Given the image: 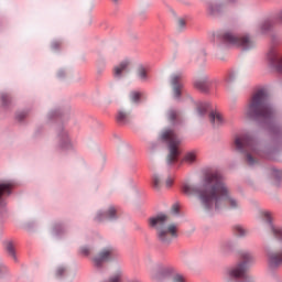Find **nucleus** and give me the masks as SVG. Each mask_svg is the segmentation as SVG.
Listing matches in <instances>:
<instances>
[{
    "mask_svg": "<svg viewBox=\"0 0 282 282\" xmlns=\"http://www.w3.org/2000/svg\"><path fill=\"white\" fill-rule=\"evenodd\" d=\"M204 186L206 192L202 193V204L210 210H221V208H238L239 202L230 196V189L224 182V175L218 171L205 174Z\"/></svg>",
    "mask_w": 282,
    "mask_h": 282,
    "instance_id": "1",
    "label": "nucleus"
},
{
    "mask_svg": "<svg viewBox=\"0 0 282 282\" xmlns=\"http://www.w3.org/2000/svg\"><path fill=\"white\" fill-rule=\"evenodd\" d=\"M273 113L274 110H272V106L268 101V93L258 90L251 98V102L247 109V116L256 120H268Z\"/></svg>",
    "mask_w": 282,
    "mask_h": 282,
    "instance_id": "2",
    "label": "nucleus"
},
{
    "mask_svg": "<svg viewBox=\"0 0 282 282\" xmlns=\"http://www.w3.org/2000/svg\"><path fill=\"white\" fill-rule=\"evenodd\" d=\"M169 224V216L166 214H159L149 219L150 228L156 230V236L161 243H170L173 239H177V225Z\"/></svg>",
    "mask_w": 282,
    "mask_h": 282,
    "instance_id": "3",
    "label": "nucleus"
},
{
    "mask_svg": "<svg viewBox=\"0 0 282 282\" xmlns=\"http://www.w3.org/2000/svg\"><path fill=\"white\" fill-rule=\"evenodd\" d=\"M162 140L164 142H167L170 153L167 155V164H173V162H177V155H180V150H177V147H180L182 140L177 138V134L173 130H165L162 133Z\"/></svg>",
    "mask_w": 282,
    "mask_h": 282,
    "instance_id": "4",
    "label": "nucleus"
},
{
    "mask_svg": "<svg viewBox=\"0 0 282 282\" xmlns=\"http://www.w3.org/2000/svg\"><path fill=\"white\" fill-rule=\"evenodd\" d=\"M223 41H225V43H228L229 45H236L237 47H241V50H250V47H252L253 45L252 40H250L249 36H239L231 31H227L223 35Z\"/></svg>",
    "mask_w": 282,
    "mask_h": 282,
    "instance_id": "5",
    "label": "nucleus"
},
{
    "mask_svg": "<svg viewBox=\"0 0 282 282\" xmlns=\"http://www.w3.org/2000/svg\"><path fill=\"white\" fill-rule=\"evenodd\" d=\"M242 262L236 267H232L227 271L229 279H243L246 276V264L248 261H252V256L248 252L241 254Z\"/></svg>",
    "mask_w": 282,
    "mask_h": 282,
    "instance_id": "6",
    "label": "nucleus"
},
{
    "mask_svg": "<svg viewBox=\"0 0 282 282\" xmlns=\"http://www.w3.org/2000/svg\"><path fill=\"white\" fill-rule=\"evenodd\" d=\"M236 149L240 153H246V151H254V140L248 135L237 137L235 140Z\"/></svg>",
    "mask_w": 282,
    "mask_h": 282,
    "instance_id": "7",
    "label": "nucleus"
},
{
    "mask_svg": "<svg viewBox=\"0 0 282 282\" xmlns=\"http://www.w3.org/2000/svg\"><path fill=\"white\" fill-rule=\"evenodd\" d=\"M206 180V176L203 177V181L200 183V185L198 187H195L193 185H188V184H183L182 186V191L184 193V195H199V198H200V202H202V193H206L207 188L206 186L204 185V182Z\"/></svg>",
    "mask_w": 282,
    "mask_h": 282,
    "instance_id": "8",
    "label": "nucleus"
},
{
    "mask_svg": "<svg viewBox=\"0 0 282 282\" xmlns=\"http://www.w3.org/2000/svg\"><path fill=\"white\" fill-rule=\"evenodd\" d=\"M113 259V249H104L97 257L93 259L95 268H102L107 261Z\"/></svg>",
    "mask_w": 282,
    "mask_h": 282,
    "instance_id": "9",
    "label": "nucleus"
},
{
    "mask_svg": "<svg viewBox=\"0 0 282 282\" xmlns=\"http://www.w3.org/2000/svg\"><path fill=\"white\" fill-rule=\"evenodd\" d=\"M268 263L269 267L274 269L282 265V250L276 252L268 253Z\"/></svg>",
    "mask_w": 282,
    "mask_h": 282,
    "instance_id": "10",
    "label": "nucleus"
},
{
    "mask_svg": "<svg viewBox=\"0 0 282 282\" xmlns=\"http://www.w3.org/2000/svg\"><path fill=\"white\" fill-rule=\"evenodd\" d=\"M264 219H265L267 224L269 225L270 230L273 232L275 239H279L280 241H282V228L275 227L272 224V216L269 212L264 213Z\"/></svg>",
    "mask_w": 282,
    "mask_h": 282,
    "instance_id": "11",
    "label": "nucleus"
},
{
    "mask_svg": "<svg viewBox=\"0 0 282 282\" xmlns=\"http://www.w3.org/2000/svg\"><path fill=\"white\" fill-rule=\"evenodd\" d=\"M268 61L272 67H275V69L282 72V57H279L276 51H270L268 53Z\"/></svg>",
    "mask_w": 282,
    "mask_h": 282,
    "instance_id": "12",
    "label": "nucleus"
},
{
    "mask_svg": "<svg viewBox=\"0 0 282 282\" xmlns=\"http://www.w3.org/2000/svg\"><path fill=\"white\" fill-rule=\"evenodd\" d=\"M171 84L174 87V96L180 98L182 95V74H174L171 77Z\"/></svg>",
    "mask_w": 282,
    "mask_h": 282,
    "instance_id": "13",
    "label": "nucleus"
},
{
    "mask_svg": "<svg viewBox=\"0 0 282 282\" xmlns=\"http://www.w3.org/2000/svg\"><path fill=\"white\" fill-rule=\"evenodd\" d=\"M209 120L213 127H221L225 122L224 116H221V112H219L218 110H213L209 113Z\"/></svg>",
    "mask_w": 282,
    "mask_h": 282,
    "instance_id": "14",
    "label": "nucleus"
},
{
    "mask_svg": "<svg viewBox=\"0 0 282 282\" xmlns=\"http://www.w3.org/2000/svg\"><path fill=\"white\" fill-rule=\"evenodd\" d=\"M129 67H131V61L124 59L118 66L115 67V76L116 78H120L124 72H129Z\"/></svg>",
    "mask_w": 282,
    "mask_h": 282,
    "instance_id": "15",
    "label": "nucleus"
},
{
    "mask_svg": "<svg viewBox=\"0 0 282 282\" xmlns=\"http://www.w3.org/2000/svg\"><path fill=\"white\" fill-rule=\"evenodd\" d=\"M96 219L97 221H102L104 219H116V208L110 207L106 214L105 213L97 214Z\"/></svg>",
    "mask_w": 282,
    "mask_h": 282,
    "instance_id": "16",
    "label": "nucleus"
},
{
    "mask_svg": "<svg viewBox=\"0 0 282 282\" xmlns=\"http://www.w3.org/2000/svg\"><path fill=\"white\" fill-rule=\"evenodd\" d=\"M12 185H10L9 183H2L0 184V206L3 204V196L4 195H10Z\"/></svg>",
    "mask_w": 282,
    "mask_h": 282,
    "instance_id": "17",
    "label": "nucleus"
},
{
    "mask_svg": "<svg viewBox=\"0 0 282 282\" xmlns=\"http://www.w3.org/2000/svg\"><path fill=\"white\" fill-rule=\"evenodd\" d=\"M194 87L199 89L200 91H206L208 89V80L207 79H196L194 82Z\"/></svg>",
    "mask_w": 282,
    "mask_h": 282,
    "instance_id": "18",
    "label": "nucleus"
},
{
    "mask_svg": "<svg viewBox=\"0 0 282 282\" xmlns=\"http://www.w3.org/2000/svg\"><path fill=\"white\" fill-rule=\"evenodd\" d=\"M138 77L140 78V80L145 83V80L149 79V69H147V67L144 66H140L138 68Z\"/></svg>",
    "mask_w": 282,
    "mask_h": 282,
    "instance_id": "19",
    "label": "nucleus"
},
{
    "mask_svg": "<svg viewBox=\"0 0 282 282\" xmlns=\"http://www.w3.org/2000/svg\"><path fill=\"white\" fill-rule=\"evenodd\" d=\"M117 122L119 124H127V122H129V115L124 111H119L117 113Z\"/></svg>",
    "mask_w": 282,
    "mask_h": 282,
    "instance_id": "20",
    "label": "nucleus"
},
{
    "mask_svg": "<svg viewBox=\"0 0 282 282\" xmlns=\"http://www.w3.org/2000/svg\"><path fill=\"white\" fill-rule=\"evenodd\" d=\"M184 160L188 164H193V162H195V160H197V153L195 151L187 152Z\"/></svg>",
    "mask_w": 282,
    "mask_h": 282,
    "instance_id": "21",
    "label": "nucleus"
},
{
    "mask_svg": "<svg viewBox=\"0 0 282 282\" xmlns=\"http://www.w3.org/2000/svg\"><path fill=\"white\" fill-rule=\"evenodd\" d=\"M208 110V104H199L197 111H198V116H204V113H206V111Z\"/></svg>",
    "mask_w": 282,
    "mask_h": 282,
    "instance_id": "22",
    "label": "nucleus"
},
{
    "mask_svg": "<svg viewBox=\"0 0 282 282\" xmlns=\"http://www.w3.org/2000/svg\"><path fill=\"white\" fill-rule=\"evenodd\" d=\"M153 186L154 188H160L162 186V177L159 175L153 176Z\"/></svg>",
    "mask_w": 282,
    "mask_h": 282,
    "instance_id": "23",
    "label": "nucleus"
},
{
    "mask_svg": "<svg viewBox=\"0 0 282 282\" xmlns=\"http://www.w3.org/2000/svg\"><path fill=\"white\" fill-rule=\"evenodd\" d=\"M142 94L139 91H132L130 95V98L132 100V102H138L141 98Z\"/></svg>",
    "mask_w": 282,
    "mask_h": 282,
    "instance_id": "24",
    "label": "nucleus"
},
{
    "mask_svg": "<svg viewBox=\"0 0 282 282\" xmlns=\"http://www.w3.org/2000/svg\"><path fill=\"white\" fill-rule=\"evenodd\" d=\"M66 272H67V270L65 269V267H59L55 271V274H56L57 279H61V276H65Z\"/></svg>",
    "mask_w": 282,
    "mask_h": 282,
    "instance_id": "25",
    "label": "nucleus"
},
{
    "mask_svg": "<svg viewBox=\"0 0 282 282\" xmlns=\"http://www.w3.org/2000/svg\"><path fill=\"white\" fill-rule=\"evenodd\" d=\"M7 252L13 258L17 259V254L14 253V246L11 245V242H9L7 245Z\"/></svg>",
    "mask_w": 282,
    "mask_h": 282,
    "instance_id": "26",
    "label": "nucleus"
},
{
    "mask_svg": "<svg viewBox=\"0 0 282 282\" xmlns=\"http://www.w3.org/2000/svg\"><path fill=\"white\" fill-rule=\"evenodd\" d=\"M2 105H8L10 102V95L9 94H1L0 96Z\"/></svg>",
    "mask_w": 282,
    "mask_h": 282,
    "instance_id": "27",
    "label": "nucleus"
},
{
    "mask_svg": "<svg viewBox=\"0 0 282 282\" xmlns=\"http://www.w3.org/2000/svg\"><path fill=\"white\" fill-rule=\"evenodd\" d=\"M235 230L238 237H243V235H246V229H243L241 226H236Z\"/></svg>",
    "mask_w": 282,
    "mask_h": 282,
    "instance_id": "28",
    "label": "nucleus"
},
{
    "mask_svg": "<svg viewBox=\"0 0 282 282\" xmlns=\"http://www.w3.org/2000/svg\"><path fill=\"white\" fill-rule=\"evenodd\" d=\"M173 182H175V177H174V176H169V177L165 180V186H166V188H171V186H173Z\"/></svg>",
    "mask_w": 282,
    "mask_h": 282,
    "instance_id": "29",
    "label": "nucleus"
},
{
    "mask_svg": "<svg viewBox=\"0 0 282 282\" xmlns=\"http://www.w3.org/2000/svg\"><path fill=\"white\" fill-rule=\"evenodd\" d=\"M177 28H178V30H184L185 28H186V20H184V19H178V21H177Z\"/></svg>",
    "mask_w": 282,
    "mask_h": 282,
    "instance_id": "30",
    "label": "nucleus"
},
{
    "mask_svg": "<svg viewBox=\"0 0 282 282\" xmlns=\"http://www.w3.org/2000/svg\"><path fill=\"white\" fill-rule=\"evenodd\" d=\"M177 118V112L175 110H170L169 119L173 122Z\"/></svg>",
    "mask_w": 282,
    "mask_h": 282,
    "instance_id": "31",
    "label": "nucleus"
},
{
    "mask_svg": "<svg viewBox=\"0 0 282 282\" xmlns=\"http://www.w3.org/2000/svg\"><path fill=\"white\" fill-rule=\"evenodd\" d=\"M173 282H186V279H184L180 274H176V275L173 276Z\"/></svg>",
    "mask_w": 282,
    "mask_h": 282,
    "instance_id": "32",
    "label": "nucleus"
},
{
    "mask_svg": "<svg viewBox=\"0 0 282 282\" xmlns=\"http://www.w3.org/2000/svg\"><path fill=\"white\" fill-rule=\"evenodd\" d=\"M247 162L249 166H254V159H252V155L247 154Z\"/></svg>",
    "mask_w": 282,
    "mask_h": 282,
    "instance_id": "33",
    "label": "nucleus"
},
{
    "mask_svg": "<svg viewBox=\"0 0 282 282\" xmlns=\"http://www.w3.org/2000/svg\"><path fill=\"white\" fill-rule=\"evenodd\" d=\"M262 32H265L267 30H270V22H264L261 26Z\"/></svg>",
    "mask_w": 282,
    "mask_h": 282,
    "instance_id": "34",
    "label": "nucleus"
},
{
    "mask_svg": "<svg viewBox=\"0 0 282 282\" xmlns=\"http://www.w3.org/2000/svg\"><path fill=\"white\" fill-rule=\"evenodd\" d=\"M80 252H82V254H85V257H87L89 254V248L84 247L80 249Z\"/></svg>",
    "mask_w": 282,
    "mask_h": 282,
    "instance_id": "35",
    "label": "nucleus"
},
{
    "mask_svg": "<svg viewBox=\"0 0 282 282\" xmlns=\"http://www.w3.org/2000/svg\"><path fill=\"white\" fill-rule=\"evenodd\" d=\"M64 140H65L66 147H69V139L67 138L66 133H64Z\"/></svg>",
    "mask_w": 282,
    "mask_h": 282,
    "instance_id": "36",
    "label": "nucleus"
},
{
    "mask_svg": "<svg viewBox=\"0 0 282 282\" xmlns=\"http://www.w3.org/2000/svg\"><path fill=\"white\" fill-rule=\"evenodd\" d=\"M58 45H61L58 42H53L52 44L53 50H58Z\"/></svg>",
    "mask_w": 282,
    "mask_h": 282,
    "instance_id": "37",
    "label": "nucleus"
},
{
    "mask_svg": "<svg viewBox=\"0 0 282 282\" xmlns=\"http://www.w3.org/2000/svg\"><path fill=\"white\" fill-rule=\"evenodd\" d=\"M173 213H175V214L178 213V206H177V205H174V206H173Z\"/></svg>",
    "mask_w": 282,
    "mask_h": 282,
    "instance_id": "38",
    "label": "nucleus"
},
{
    "mask_svg": "<svg viewBox=\"0 0 282 282\" xmlns=\"http://www.w3.org/2000/svg\"><path fill=\"white\" fill-rule=\"evenodd\" d=\"M210 12H212V14H215V9H212Z\"/></svg>",
    "mask_w": 282,
    "mask_h": 282,
    "instance_id": "39",
    "label": "nucleus"
},
{
    "mask_svg": "<svg viewBox=\"0 0 282 282\" xmlns=\"http://www.w3.org/2000/svg\"><path fill=\"white\" fill-rule=\"evenodd\" d=\"M115 3H118V0H112Z\"/></svg>",
    "mask_w": 282,
    "mask_h": 282,
    "instance_id": "40",
    "label": "nucleus"
},
{
    "mask_svg": "<svg viewBox=\"0 0 282 282\" xmlns=\"http://www.w3.org/2000/svg\"><path fill=\"white\" fill-rule=\"evenodd\" d=\"M0 272H3V269L0 268Z\"/></svg>",
    "mask_w": 282,
    "mask_h": 282,
    "instance_id": "41",
    "label": "nucleus"
}]
</instances>
